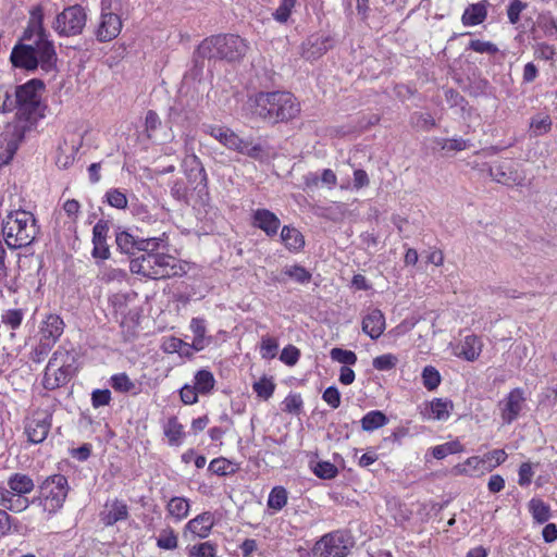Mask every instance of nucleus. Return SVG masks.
<instances>
[{
  "mask_svg": "<svg viewBox=\"0 0 557 557\" xmlns=\"http://www.w3.org/2000/svg\"><path fill=\"white\" fill-rule=\"evenodd\" d=\"M398 363V358L393 354H384L373 359L372 366L377 371H389Z\"/></svg>",
  "mask_w": 557,
  "mask_h": 557,
  "instance_id": "864d4df0",
  "label": "nucleus"
},
{
  "mask_svg": "<svg viewBox=\"0 0 557 557\" xmlns=\"http://www.w3.org/2000/svg\"><path fill=\"white\" fill-rule=\"evenodd\" d=\"M221 60L236 61L245 57L248 51V45L245 39L238 35H220Z\"/></svg>",
  "mask_w": 557,
  "mask_h": 557,
  "instance_id": "ddd939ff",
  "label": "nucleus"
},
{
  "mask_svg": "<svg viewBox=\"0 0 557 557\" xmlns=\"http://www.w3.org/2000/svg\"><path fill=\"white\" fill-rule=\"evenodd\" d=\"M122 30L120 15L102 8L100 17L95 25L94 35L99 42H109L115 39Z\"/></svg>",
  "mask_w": 557,
  "mask_h": 557,
  "instance_id": "1a4fd4ad",
  "label": "nucleus"
},
{
  "mask_svg": "<svg viewBox=\"0 0 557 557\" xmlns=\"http://www.w3.org/2000/svg\"><path fill=\"white\" fill-rule=\"evenodd\" d=\"M64 321L55 313H50L39 325V338L55 345L64 332Z\"/></svg>",
  "mask_w": 557,
  "mask_h": 557,
  "instance_id": "2eb2a0df",
  "label": "nucleus"
},
{
  "mask_svg": "<svg viewBox=\"0 0 557 557\" xmlns=\"http://www.w3.org/2000/svg\"><path fill=\"white\" fill-rule=\"evenodd\" d=\"M1 232L10 249H21L34 243L39 233V226L32 212L14 210L3 219Z\"/></svg>",
  "mask_w": 557,
  "mask_h": 557,
  "instance_id": "7ed1b4c3",
  "label": "nucleus"
},
{
  "mask_svg": "<svg viewBox=\"0 0 557 557\" xmlns=\"http://www.w3.org/2000/svg\"><path fill=\"white\" fill-rule=\"evenodd\" d=\"M213 525V515L209 511H206L189 520L186 524V529L194 535L200 539H205L210 534Z\"/></svg>",
  "mask_w": 557,
  "mask_h": 557,
  "instance_id": "5701e85b",
  "label": "nucleus"
},
{
  "mask_svg": "<svg viewBox=\"0 0 557 557\" xmlns=\"http://www.w3.org/2000/svg\"><path fill=\"white\" fill-rule=\"evenodd\" d=\"M278 348L277 341L270 336L261 338L260 355L263 359H272L276 356Z\"/></svg>",
  "mask_w": 557,
  "mask_h": 557,
  "instance_id": "13d9d810",
  "label": "nucleus"
},
{
  "mask_svg": "<svg viewBox=\"0 0 557 557\" xmlns=\"http://www.w3.org/2000/svg\"><path fill=\"white\" fill-rule=\"evenodd\" d=\"M493 181L506 186H523L525 173L512 162H498L490 168Z\"/></svg>",
  "mask_w": 557,
  "mask_h": 557,
  "instance_id": "9d476101",
  "label": "nucleus"
},
{
  "mask_svg": "<svg viewBox=\"0 0 557 557\" xmlns=\"http://www.w3.org/2000/svg\"><path fill=\"white\" fill-rule=\"evenodd\" d=\"M119 249L127 255H134L138 251L139 238H136L128 232H119L115 237Z\"/></svg>",
  "mask_w": 557,
  "mask_h": 557,
  "instance_id": "c9c22d12",
  "label": "nucleus"
},
{
  "mask_svg": "<svg viewBox=\"0 0 557 557\" xmlns=\"http://www.w3.org/2000/svg\"><path fill=\"white\" fill-rule=\"evenodd\" d=\"M252 389L258 397L268 400L272 397L275 391V383L271 377L262 376L259 381L252 384Z\"/></svg>",
  "mask_w": 557,
  "mask_h": 557,
  "instance_id": "37998d69",
  "label": "nucleus"
},
{
  "mask_svg": "<svg viewBox=\"0 0 557 557\" xmlns=\"http://www.w3.org/2000/svg\"><path fill=\"white\" fill-rule=\"evenodd\" d=\"M8 492L25 496L34 491L35 483L28 474L15 472L8 478Z\"/></svg>",
  "mask_w": 557,
  "mask_h": 557,
  "instance_id": "393cba45",
  "label": "nucleus"
},
{
  "mask_svg": "<svg viewBox=\"0 0 557 557\" xmlns=\"http://www.w3.org/2000/svg\"><path fill=\"white\" fill-rule=\"evenodd\" d=\"M283 273L299 284L309 283L311 273L299 264L285 267Z\"/></svg>",
  "mask_w": 557,
  "mask_h": 557,
  "instance_id": "49530a36",
  "label": "nucleus"
},
{
  "mask_svg": "<svg viewBox=\"0 0 557 557\" xmlns=\"http://www.w3.org/2000/svg\"><path fill=\"white\" fill-rule=\"evenodd\" d=\"M50 426L51 422L48 417L32 418L25 426V433L28 441L33 444L42 443L49 434Z\"/></svg>",
  "mask_w": 557,
  "mask_h": 557,
  "instance_id": "aec40b11",
  "label": "nucleus"
},
{
  "mask_svg": "<svg viewBox=\"0 0 557 557\" xmlns=\"http://www.w3.org/2000/svg\"><path fill=\"white\" fill-rule=\"evenodd\" d=\"M451 472L454 475L479 476L485 472H491V468H487L486 459L483 457L472 456L453 467Z\"/></svg>",
  "mask_w": 557,
  "mask_h": 557,
  "instance_id": "6ab92c4d",
  "label": "nucleus"
},
{
  "mask_svg": "<svg viewBox=\"0 0 557 557\" xmlns=\"http://www.w3.org/2000/svg\"><path fill=\"white\" fill-rule=\"evenodd\" d=\"M422 382L428 391H434L441 383V374L434 367L426 366L422 371Z\"/></svg>",
  "mask_w": 557,
  "mask_h": 557,
  "instance_id": "8fccbe9b",
  "label": "nucleus"
},
{
  "mask_svg": "<svg viewBox=\"0 0 557 557\" xmlns=\"http://www.w3.org/2000/svg\"><path fill=\"white\" fill-rule=\"evenodd\" d=\"M482 457L486 459V466L487 468H491L492 471L494 468L504 463L508 455L504 449H494L483 455Z\"/></svg>",
  "mask_w": 557,
  "mask_h": 557,
  "instance_id": "e2e57ef3",
  "label": "nucleus"
},
{
  "mask_svg": "<svg viewBox=\"0 0 557 557\" xmlns=\"http://www.w3.org/2000/svg\"><path fill=\"white\" fill-rule=\"evenodd\" d=\"M235 151L256 160H261L264 157V151L260 144L243 138H240V144L238 148H235Z\"/></svg>",
  "mask_w": 557,
  "mask_h": 557,
  "instance_id": "ea45409f",
  "label": "nucleus"
},
{
  "mask_svg": "<svg viewBox=\"0 0 557 557\" xmlns=\"http://www.w3.org/2000/svg\"><path fill=\"white\" fill-rule=\"evenodd\" d=\"M53 346L54 345L39 338L38 344L34 347V349L30 352L32 361L36 363L42 362Z\"/></svg>",
  "mask_w": 557,
  "mask_h": 557,
  "instance_id": "052dcab7",
  "label": "nucleus"
},
{
  "mask_svg": "<svg viewBox=\"0 0 557 557\" xmlns=\"http://www.w3.org/2000/svg\"><path fill=\"white\" fill-rule=\"evenodd\" d=\"M215 384L213 374L208 370H199L195 374L194 386L200 394H209Z\"/></svg>",
  "mask_w": 557,
  "mask_h": 557,
  "instance_id": "4c0bfd02",
  "label": "nucleus"
},
{
  "mask_svg": "<svg viewBox=\"0 0 557 557\" xmlns=\"http://www.w3.org/2000/svg\"><path fill=\"white\" fill-rule=\"evenodd\" d=\"M10 60L13 66L18 69L35 71L39 66L44 72L50 73L57 69L58 55L54 50V57L51 64L46 66L42 61L44 59L40 53L39 46L35 48L34 45H24L23 42H18L13 47Z\"/></svg>",
  "mask_w": 557,
  "mask_h": 557,
  "instance_id": "0eeeda50",
  "label": "nucleus"
},
{
  "mask_svg": "<svg viewBox=\"0 0 557 557\" xmlns=\"http://www.w3.org/2000/svg\"><path fill=\"white\" fill-rule=\"evenodd\" d=\"M44 89V83L36 78L14 88L15 103H17L14 127L23 128L26 133L45 116V106L41 101Z\"/></svg>",
  "mask_w": 557,
  "mask_h": 557,
  "instance_id": "f03ea898",
  "label": "nucleus"
},
{
  "mask_svg": "<svg viewBox=\"0 0 557 557\" xmlns=\"http://www.w3.org/2000/svg\"><path fill=\"white\" fill-rule=\"evenodd\" d=\"M527 8V3L521 0H510L507 9V16L511 24H517L520 20L521 12Z\"/></svg>",
  "mask_w": 557,
  "mask_h": 557,
  "instance_id": "774afa93",
  "label": "nucleus"
},
{
  "mask_svg": "<svg viewBox=\"0 0 557 557\" xmlns=\"http://www.w3.org/2000/svg\"><path fill=\"white\" fill-rule=\"evenodd\" d=\"M552 120L546 114H539L531 119L530 128L534 136H542L550 131Z\"/></svg>",
  "mask_w": 557,
  "mask_h": 557,
  "instance_id": "a18cd8bd",
  "label": "nucleus"
},
{
  "mask_svg": "<svg viewBox=\"0 0 557 557\" xmlns=\"http://www.w3.org/2000/svg\"><path fill=\"white\" fill-rule=\"evenodd\" d=\"M525 403L524 392L517 387L509 392L500 403L502 420L506 424L512 423L520 414Z\"/></svg>",
  "mask_w": 557,
  "mask_h": 557,
  "instance_id": "f8f14e48",
  "label": "nucleus"
},
{
  "mask_svg": "<svg viewBox=\"0 0 557 557\" xmlns=\"http://www.w3.org/2000/svg\"><path fill=\"white\" fill-rule=\"evenodd\" d=\"M183 166L190 181L199 180L200 183L206 184L207 173L202 166L200 159L196 154L191 153L186 156V158L183 161Z\"/></svg>",
  "mask_w": 557,
  "mask_h": 557,
  "instance_id": "c85d7f7f",
  "label": "nucleus"
},
{
  "mask_svg": "<svg viewBox=\"0 0 557 557\" xmlns=\"http://www.w3.org/2000/svg\"><path fill=\"white\" fill-rule=\"evenodd\" d=\"M287 504V491L283 486H275L269 494L268 507L280 511Z\"/></svg>",
  "mask_w": 557,
  "mask_h": 557,
  "instance_id": "a19ab883",
  "label": "nucleus"
},
{
  "mask_svg": "<svg viewBox=\"0 0 557 557\" xmlns=\"http://www.w3.org/2000/svg\"><path fill=\"white\" fill-rule=\"evenodd\" d=\"M361 428L366 432H373L388 423L386 414L380 410H371L361 419Z\"/></svg>",
  "mask_w": 557,
  "mask_h": 557,
  "instance_id": "473e14b6",
  "label": "nucleus"
},
{
  "mask_svg": "<svg viewBox=\"0 0 557 557\" xmlns=\"http://www.w3.org/2000/svg\"><path fill=\"white\" fill-rule=\"evenodd\" d=\"M411 124L417 128L429 131L435 126V120L430 113L416 112L411 115Z\"/></svg>",
  "mask_w": 557,
  "mask_h": 557,
  "instance_id": "bf43d9fd",
  "label": "nucleus"
},
{
  "mask_svg": "<svg viewBox=\"0 0 557 557\" xmlns=\"http://www.w3.org/2000/svg\"><path fill=\"white\" fill-rule=\"evenodd\" d=\"M44 510L49 513H55L63 507L67 497L69 484L62 474H53L45 479L40 485Z\"/></svg>",
  "mask_w": 557,
  "mask_h": 557,
  "instance_id": "6e6552de",
  "label": "nucleus"
},
{
  "mask_svg": "<svg viewBox=\"0 0 557 557\" xmlns=\"http://www.w3.org/2000/svg\"><path fill=\"white\" fill-rule=\"evenodd\" d=\"M252 225L272 237L277 234L281 221L272 211L268 209H257L252 213Z\"/></svg>",
  "mask_w": 557,
  "mask_h": 557,
  "instance_id": "dca6fc26",
  "label": "nucleus"
},
{
  "mask_svg": "<svg viewBox=\"0 0 557 557\" xmlns=\"http://www.w3.org/2000/svg\"><path fill=\"white\" fill-rule=\"evenodd\" d=\"M281 238L285 247L290 251H299L305 246L302 234L297 228L288 225L283 226Z\"/></svg>",
  "mask_w": 557,
  "mask_h": 557,
  "instance_id": "c756f323",
  "label": "nucleus"
},
{
  "mask_svg": "<svg viewBox=\"0 0 557 557\" xmlns=\"http://www.w3.org/2000/svg\"><path fill=\"white\" fill-rule=\"evenodd\" d=\"M482 343L475 335H468L461 343L460 356L468 361H474L481 354Z\"/></svg>",
  "mask_w": 557,
  "mask_h": 557,
  "instance_id": "2f4dec72",
  "label": "nucleus"
},
{
  "mask_svg": "<svg viewBox=\"0 0 557 557\" xmlns=\"http://www.w3.org/2000/svg\"><path fill=\"white\" fill-rule=\"evenodd\" d=\"M107 202L115 209L127 208L128 200L126 195L119 188H110L106 195Z\"/></svg>",
  "mask_w": 557,
  "mask_h": 557,
  "instance_id": "09e8293b",
  "label": "nucleus"
},
{
  "mask_svg": "<svg viewBox=\"0 0 557 557\" xmlns=\"http://www.w3.org/2000/svg\"><path fill=\"white\" fill-rule=\"evenodd\" d=\"M189 509V502L184 497H172L166 505L169 515L176 520L185 519L188 516Z\"/></svg>",
  "mask_w": 557,
  "mask_h": 557,
  "instance_id": "f704fd0d",
  "label": "nucleus"
},
{
  "mask_svg": "<svg viewBox=\"0 0 557 557\" xmlns=\"http://www.w3.org/2000/svg\"><path fill=\"white\" fill-rule=\"evenodd\" d=\"M202 131L203 133L216 139L227 149L235 151V148H238V145L240 144V137L228 127L212 124H203Z\"/></svg>",
  "mask_w": 557,
  "mask_h": 557,
  "instance_id": "f3484780",
  "label": "nucleus"
},
{
  "mask_svg": "<svg viewBox=\"0 0 557 557\" xmlns=\"http://www.w3.org/2000/svg\"><path fill=\"white\" fill-rule=\"evenodd\" d=\"M87 23V13L79 4L70 5L60 12L52 22V29L60 37H74L83 33Z\"/></svg>",
  "mask_w": 557,
  "mask_h": 557,
  "instance_id": "423d86ee",
  "label": "nucleus"
},
{
  "mask_svg": "<svg viewBox=\"0 0 557 557\" xmlns=\"http://www.w3.org/2000/svg\"><path fill=\"white\" fill-rule=\"evenodd\" d=\"M469 49L478 52V53H487L495 54L498 52V48L495 44L491 41H484L480 39H474L469 42Z\"/></svg>",
  "mask_w": 557,
  "mask_h": 557,
  "instance_id": "69168bd1",
  "label": "nucleus"
},
{
  "mask_svg": "<svg viewBox=\"0 0 557 557\" xmlns=\"http://www.w3.org/2000/svg\"><path fill=\"white\" fill-rule=\"evenodd\" d=\"M0 97L2 99V113L12 112L15 110L17 112V103H15L14 90L11 91L3 87H0Z\"/></svg>",
  "mask_w": 557,
  "mask_h": 557,
  "instance_id": "0e129e2a",
  "label": "nucleus"
},
{
  "mask_svg": "<svg viewBox=\"0 0 557 557\" xmlns=\"http://www.w3.org/2000/svg\"><path fill=\"white\" fill-rule=\"evenodd\" d=\"M129 270L152 280L169 278L186 272L180 260L164 253H144L131 260Z\"/></svg>",
  "mask_w": 557,
  "mask_h": 557,
  "instance_id": "20e7f679",
  "label": "nucleus"
},
{
  "mask_svg": "<svg viewBox=\"0 0 557 557\" xmlns=\"http://www.w3.org/2000/svg\"><path fill=\"white\" fill-rule=\"evenodd\" d=\"M189 557H215L216 546L211 542H203L189 548Z\"/></svg>",
  "mask_w": 557,
  "mask_h": 557,
  "instance_id": "5fc2aeb1",
  "label": "nucleus"
},
{
  "mask_svg": "<svg viewBox=\"0 0 557 557\" xmlns=\"http://www.w3.org/2000/svg\"><path fill=\"white\" fill-rule=\"evenodd\" d=\"M249 101L253 114L270 123L287 122L300 113V103L288 91L258 92Z\"/></svg>",
  "mask_w": 557,
  "mask_h": 557,
  "instance_id": "f257e3e1",
  "label": "nucleus"
},
{
  "mask_svg": "<svg viewBox=\"0 0 557 557\" xmlns=\"http://www.w3.org/2000/svg\"><path fill=\"white\" fill-rule=\"evenodd\" d=\"M329 38L312 35L302 44V57L306 59H318L329 49Z\"/></svg>",
  "mask_w": 557,
  "mask_h": 557,
  "instance_id": "b1692460",
  "label": "nucleus"
},
{
  "mask_svg": "<svg viewBox=\"0 0 557 557\" xmlns=\"http://www.w3.org/2000/svg\"><path fill=\"white\" fill-rule=\"evenodd\" d=\"M111 386L116 392L127 393V392H131L135 387V384L128 377V375L126 373H117V374L112 375Z\"/></svg>",
  "mask_w": 557,
  "mask_h": 557,
  "instance_id": "6e6d98bb",
  "label": "nucleus"
},
{
  "mask_svg": "<svg viewBox=\"0 0 557 557\" xmlns=\"http://www.w3.org/2000/svg\"><path fill=\"white\" fill-rule=\"evenodd\" d=\"M220 35L211 36L203 39L198 46L197 53L201 58L206 59H220L221 60V48H220Z\"/></svg>",
  "mask_w": 557,
  "mask_h": 557,
  "instance_id": "7c9ffc66",
  "label": "nucleus"
},
{
  "mask_svg": "<svg viewBox=\"0 0 557 557\" xmlns=\"http://www.w3.org/2000/svg\"><path fill=\"white\" fill-rule=\"evenodd\" d=\"M330 356L332 360L337 361L345 367L354 366L357 362V355L351 350L335 347L330 351Z\"/></svg>",
  "mask_w": 557,
  "mask_h": 557,
  "instance_id": "603ef678",
  "label": "nucleus"
},
{
  "mask_svg": "<svg viewBox=\"0 0 557 557\" xmlns=\"http://www.w3.org/2000/svg\"><path fill=\"white\" fill-rule=\"evenodd\" d=\"M302 398L299 394H289L284 400H283V410L288 413L297 414L299 413L301 407H302Z\"/></svg>",
  "mask_w": 557,
  "mask_h": 557,
  "instance_id": "338daca9",
  "label": "nucleus"
},
{
  "mask_svg": "<svg viewBox=\"0 0 557 557\" xmlns=\"http://www.w3.org/2000/svg\"><path fill=\"white\" fill-rule=\"evenodd\" d=\"M487 16V8L485 2L469 4L462 16L461 22L465 26H475L485 21Z\"/></svg>",
  "mask_w": 557,
  "mask_h": 557,
  "instance_id": "a878e982",
  "label": "nucleus"
},
{
  "mask_svg": "<svg viewBox=\"0 0 557 557\" xmlns=\"http://www.w3.org/2000/svg\"><path fill=\"white\" fill-rule=\"evenodd\" d=\"M24 135L23 128H16L14 126L12 133L8 131L0 135V168L8 164L13 159Z\"/></svg>",
  "mask_w": 557,
  "mask_h": 557,
  "instance_id": "4468645a",
  "label": "nucleus"
},
{
  "mask_svg": "<svg viewBox=\"0 0 557 557\" xmlns=\"http://www.w3.org/2000/svg\"><path fill=\"white\" fill-rule=\"evenodd\" d=\"M347 546L342 535L330 533L322 536L312 547L309 557H345Z\"/></svg>",
  "mask_w": 557,
  "mask_h": 557,
  "instance_id": "9b49d317",
  "label": "nucleus"
},
{
  "mask_svg": "<svg viewBox=\"0 0 557 557\" xmlns=\"http://www.w3.org/2000/svg\"><path fill=\"white\" fill-rule=\"evenodd\" d=\"M313 472L317 476L325 480L333 479L337 475V468L329 461H319L313 467Z\"/></svg>",
  "mask_w": 557,
  "mask_h": 557,
  "instance_id": "4d7b16f0",
  "label": "nucleus"
},
{
  "mask_svg": "<svg viewBox=\"0 0 557 557\" xmlns=\"http://www.w3.org/2000/svg\"><path fill=\"white\" fill-rule=\"evenodd\" d=\"M164 435L169 440V444L172 446H178L182 444L185 435L183 425L178 422L176 417H171L164 425Z\"/></svg>",
  "mask_w": 557,
  "mask_h": 557,
  "instance_id": "72a5a7b5",
  "label": "nucleus"
},
{
  "mask_svg": "<svg viewBox=\"0 0 557 557\" xmlns=\"http://www.w3.org/2000/svg\"><path fill=\"white\" fill-rule=\"evenodd\" d=\"M128 518L127 505L119 499L107 502L103 510L100 512V520L107 527H111L119 521L126 520Z\"/></svg>",
  "mask_w": 557,
  "mask_h": 557,
  "instance_id": "a211bd4d",
  "label": "nucleus"
},
{
  "mask_svg": "<svg viewBox=\"0 0 557 557\" xmlns=\"http://www.w3.org/2000/svg\"><path fill=\"white\" fill-rule=\"evenodd\" d=\"M0 505L10 511L22 512L28 508L29 500L26 497V495L18 496L13 492H8V490L5 488L1 490Z\"/></svg>",
  "mask_w": 557,
  "mask_h": 557,
  "instance_id": "cd10ccee",
  "label": "nucleus"
},
{
  "mask_svg": "<svg viewBox=\"0 0 557 557\" xmlns=\"http://www.w3.org/2000/svg\"><path fill=\"white\" fill-rule=\"evenodd\" d=\"M71 374L72 371L52 366L48 362L44 373L42 385L46 389L53 391L61 385L66 384Z\"/></svg>",
  "mask_w": 557,
  "mask_h": 557,
  "instance_id": "4be33fe9",
  "label": "nucleus"
},
{
  "mask_svg": "<svg viewBox=\"0 0 557 557\" xmlns=\"http://www.w3.org/2000/svg\"><path fill=\"white\" fill-rule=\"evenodd\" d=\"M296 0H282L278 8L273 13L275 21L285 23L290 16L292 10L295 7Z\"/></svg>",
  "mask_w": 557,
  "mask_h": 557,
  "instance_id": "680f3d73",
  "label": "nucleus"
},
{
  "mask_svg": "<svg viewBox=\"0 0 557 557\" xmlns=\"http://www.w3.org/2000/svg\"><path fill=\"white\" fill-rule=\"evenodd\" d=\"M35 37H37L44 64L48 66L54 57L55 48L44 27V11L39 5L30 10L29 20L21 39L23 41H32Z\"/></svg>",
  "mask_w": 557,
  "mask_h": 557,
  "instance_id": "39448f33",
  "label": "nucleus"
},
{
  "mask_svg": "<svg viewBox=\"0 0 557 557\" xmlns=\"http://www.w3.org/2000/svg\"><path fill=\"white\" fill-rule=\"evenodd\" d=\"M177 535L171 528L162 530L157 539V546L161 549H175L177 547Z\"/></svg>",
  "mask_w": 557,
  "mask_h": 557,
  "instance_id": "de8ad7c7",
  "label": "nucleus"
},
{
  "mask_svg": "<svg viewBox=\"0 0 557 557\" xmlns=\"http://www.w3.org/2000/svg\"><path fill=\"white\" fill-rule=\"evenodd\" d=\"M131 296L128 294L117 293L112 295L110 298V302L114 309L116 315L121 317V325L125 324L126 318L129 315L133 321L135 317H137L136 312H133L131 308H128V301Z\"/></svg>",
  "mask_w": 557,
  "mask_h": 557,
  "instance_id": "bb28decb",
  "label": "nucleus"
},
{
  "mask_svg": "<svg viewBox=\"0 0 557 557\" xmlns=\"http://www.w3.org/2000/svg\"><path fill=\"white\" fill-rule=\"evenodd\" d=\"M50 364L72 371L74 356L64 347H59L49 360Z\"/></svg>",
  "mask_w": 557,
  "mask_h": 557,
  "instance_id": "58836bf2",
  "label": "nucleus"
},
{
  "mask_svg": "<svg viewBox=\"0 0 557 557\" xmlns=\"http://www.w3.org/2000/svg\"><path fill=\"white\" fill-rule=\"evenodd\" d=\"M209 470L218 475H227L236 471L235 466L225 458H215L211 460Z\"/></svg>",
  "mask_w": 557,
  "mask_h": 557,
  "instance_id": "3c124183",
  "label": "nucleus"
},
{
  "mask_svg": "<svg viewBox=\"0 0 557 557\" xmlns=\"http://www.w3.org/2000/svg\"><path fill=\"white\" fill-rule=\"evenodd\" d=\"M529 508L533 519L539 523L546 522L550 517L549 507L541 499H531Z\"/></svg>",
  "mask_w": 557,
  "mask_h": 557,
  "instance_id": "c03bdc74",
  "label": "nucleus"
},
{
  "mask_svg": "<svg viewBox=\"0 0 557 557\" xmlns=\"http://www.w3.org/2000/svg\"><path fill=\"white\" fill-rule=\"evenodd\" d=\"M453 408L450 401L442 398H435L430 403V419L444 421L449 418V409Z\"/></svg>",
  "mask_w": 557,
  "mask_h": 557,
  "instance_id": "e433bc0d",
  "label": "nucleus"
},
{
  "mask_svg": "<svg viewBox=\"0 0 557 557\" xmlns=\"http://www.w3.org/2000/svg\"><path fill=\"white\" fill-rule=\"evenodd\" d=\"M385 330V317L380 309L370 310L362 319V331L372 339H377Z\"/></svg>",
  "mask_w": 557,
  "mask_h": 557,
  "instance_id": "412c9836",
  "label": "nucleus"
},
{
  "mask_svg": "<svg viewBox=\"0 0 557 557\" xmlns=\"http://www.w3.org/2000/svg\"><path fill=\"white\" fill-rule=\"evenodd\" d=\"M24 320V311L23 309H8L1 314V323L10 329L16 330L21 326Z\"/></svg>",
  "mask_w": 557,
  "mask_h": 557,
  "instance_id": "79ce46f5",
  "label": "nucleus"
}]
</instances>
